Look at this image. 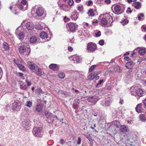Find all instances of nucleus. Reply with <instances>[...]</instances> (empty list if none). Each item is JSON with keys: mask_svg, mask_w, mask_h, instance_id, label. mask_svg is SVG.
<instances>
[{"mask_svg": "<svg viewBox=\"0 0 146 146\" xmlns=\"http://www.w3.org/2000/svg\"><path fill=\"white\" fill-rule=\"evenodd\" d=\"M20 88L21 90H26L27 88V87L26 85H24L23 86H22Z\"/></svg>", "mask_w": 146, "mask_h": 146, "instance_id": "obj_42", "label": "nucleus"}, {"mask_svg": "<svg viewBox=\"0 0 146 146\" xmlns=\"http://www.w3.org/2000/svg\"><path fill=\"white\" fill-rule=\"evenodd\" d=\"M12 107L13 110L17 111L19 110L21 108V106L19 105V104L15 101L12 104Z\"/></svg>", "mask_w": 146, "mask_h": 146, "instance_id": "obj_16", "label": "nucleus"}, {"mask_svg": "<svg viewBox=\"0 0 146 146\" xmlns=\"http://www.w3.org/2000/svg\"><path fill=\"white\" fill-rule=\"evenodd\" d=\"M138 87L136 86H133L130 89L131 94V95L136 96V93Z\"/></svg>", "mask_w": 146, "mask_h": 146, "instance_id": "obj_17", "label": "nucleus"}, {"mask_svg": "<svg viewBox=\"0 0 146 146\" xmlns=\"http://www.w3.org/2000/svg\"><path fill=\"white\" fill-rule=\"evenodd\" d=\"M36 92L38 94L43 93L42 90L40 88L37 89L36 90Z\"/></svg>", "mask_w": 146, "mask_h": 146, "instance_id": "obj_43", "label": "nucleus"}, {"mask_svg": "<svg viewBox=\"0 0 146 146\" xmlns=\"http://www.w3.org/2000/svg\"><path fill=\"white\" fill-rule=\"evenodd\" d=\"M141 28L142 31L143 32H145L146 31V25H142L141 27Z\"/></svg>", "mask_w": 146, "mask_h": 146, "instance_id": "obj_49", "label": "nucleus"}, {"mask_svg": "<svg viewBox=\"0 0 146 146\" xmlns=\"http://www.w3.org/2000/svg\"><path fill=\"white\" fill-rule=\"evenodd\" d=\"M143 104L146 107V98L143 102Z\"/></svg>", "mask_w": 146, "mask_h": 146, "instance_id": "obj_63", "label": "nucleus"}, {"mask_svg": "<svg viewBox=\"0 0 146 146\" xmlns=\"http://www.w3.org/2000/svg\"><path fill=\"white\" fill-rule=\"evenodd\" d=\"M78 27V25L76 23H70L68 24V28L70 31L72 32L75 31Z\"/></svg>", "mask_w": 146, "mask_h": 146, "instance_id": "obj_10", "label": "nucleus"}, {"mask_svg": "<svg viewBox=\"0 0 146 146\" xmlns=\"http://www.w3.org/2000/svg\"><path fill=\"white\" fill-rule=\"evenodd\" d=\"M145 108V107L144 104L140 103L137 105L135 109L137 112L140 113L143 112Z\"/></svg>", "mask_w": 146, "mask_h": 146, "instance_id": "obj_8", "label": "nucleus"}, {"mask_svg": "<svg viewBox=\"0 0 146 146\" xmlns=\"http://www.w3.org/2000/svg\"><path fill=\"white\" fill-rule=\"evenodd\" d=\"M101 35V33L100 31H98L96 33H95L96 36V37H99Z\"/></svg>", "mask_w": 146, "mask_h": 146, "instance_id": "obj_48", "label": "nucleus"}, {"mask_svg": "<svg viewBox=\"0 0 146 146\" xmlns=\"http://www.w3.org/2000/svg\"><path fill=\"white\" fill-rule=\"evenodd\" d=\"M145 52V50L144 49H140L138 51L139 54L141 56H143L144 55Z\"/></svg>", "mask_w": 146, "mask_h": 146, "instance_id": "obj_31", "label": "nucleus"}, {"mask_svg": "<svg viewBox=\"0 0 146 146\" xmlns=\"http://www.w3.org/2000/svg\"><path fill=\"white\" fill-rule=\"evenodd\" d=\"M77 58H78V56L74 55L72 56L71 57L70 60L73 61L74 63H76V62L77 59Z\"/></svg>", "mask_w": 146, "mask_h": 146, "instance_id": "obj_38", "label": "nucleus"}, {"mask_svg": "<svg viewBox=\"0 0 146 146\" xmlns=\"http://www.w3.org/2000/svg\"><path fill=\"white\" fill-rule=\"evenodd\" d=\"M83 134L86 137V138L90 141H92V137L90 135V134H88L87 133H86V132L85 131H84V132L83 133Z\"/></svg>", "mask_w": 146, "mask_h": 146, "instance_id": "obj_26", "label": "nucleus"}, {"mask_svg": "<svg viewBox=\"0 0 146 146\" xmlns=\"http://www.w3.org/2000/svg\"><path fill=\"white\" fill-rule=\"evenodd\" d=\"M112 17L108 13H106L104 15V17L101 20L102 26L106 25L108 23L109 24L113 22Z\"/></svg>", "mask_w": 146, "mask_h": 146, "instance_id": "obj_2", "label": "nucleus"}, {"mask_svg": "<svg viewBox=\"0 0 146 146\" xmlns=\"http://www.w3.org/2000/svg\"><path fill=\"white\" fill-rule=\"evenodd\" d=\"M60 143L62 144V145H63L64 144V140L62 139H61L60 140Z\"/></svg>", "mask_w": 146, "mask_h": 146, "instance_id": "obj_59", "label": "nucleus"}, {"mask_svg": "<svg viewBox=\"0 0 146 146\" xmlns=\"http://www.w3.org/2000/svg\"><path fill=\"white\" fill-rule=\"evenodd\" d=\"M83 7L82 5L78 6L77 7V10L80 12L82 11L83 10Z\"/></svg>", "mask_w": 146, "mask_h": 146, "instance_id": "obj_46", "label": "nucleus"}, {"mask_svg": "<svg viewBox=\"0 0 146 146\" xmlns=\"http://www.w3.org/2000/svg\"><path fill=\"white\" fill-rule=\"evenodd\" d=\"M68 50L70 52H72L73 50V48L72 47L69 46L68 48Z\"/></svg>", "mask_w": 146, "mask_h": 146, "instance_id": "obj_58", "label": "nucleus"}, {"mask_svg": "<svg viewBox=\"0 0 146 146\" xmlns=\"http://www.w3.org/2000/svg\"><path fill=\"white\" fill-rule=\"evenodd\" d=\"M32 102L30 101H27L26 102V106L28 108H30L32 106Z\"/></svg>", "mask_w": 146, "mask_h": 146, "instance_id": "obj_39", "label": "nucleus"}, {"mask_svg": "<svg viewBox=\"0 0 146 146\" xmlns=\"http://www.w3.org/2000/svg\"><path fill=\"white\" fill-rule=\"evenodd\" d=\"M58 76L61 78H64L65 77V74L63 72H61L58 74Z\"/></svg>", "mask_w": 146, "mask_h": 146, "instance_id": "obj_36", "label": "nucleus"}, {"mask_svg": "<svg viewBox=\"0 0 146 146\" xmlns=\"http://www.w3.org/2000/svg\"><path fill=\"white\" fill-rule=\"evenodd\" d=\"M88 14L89 16L93 17L94 16V14L92 9H90L88 12Z\"/></svg>", "mask_w": 146, "mask_h": 146, "instance_id": "obj_35", "label": "nucleus"}, {"mask_svg": "<svg viewBox=\"0 0 146 146\" xmlns=\"http://www.w3.org/2000/svg\"><path fill=\"white\" fill-rule=\"evenodd\" d=\"M60 0L58 2V6L60 10H62L65 11H68L70 9V8L66 4H61L60 2Z\"/></svg>", "mask_w": 146, "mask_h": 146, "instance_id": "obj_11", "label": "nucleus"}, {"mask_svg": "<svg viewBox=\"0 0 146 146\" xmlns=\"http://www.w3.org/2000/svg\"><path fill=\"white\" fill-rule=\"evenodd\" d=\"M139 120L142 121H146L145 115L141 114L139 116Z\"/></svg>", "mask_w": 146, "mask_h": 146, "instance_id": "obj_32", "label": "nucleus"}, {"mask_svg": "<svg viewBox=\"0 0 146 146\" xmlns=\"http://www.w3.org/2000/svg\"><path fill=\"white\" fill-rule=\"evenodd\" d=\"M15 33L18 38L21 40L24 38V33L19 30V28H18L16 30Z\"/></svg>", "mask_w": 146, "mask_h": 146, "instance_id": "obj_13", "label": "nucleus"}, {"mask_svg": "<svg viewBox=\"0 0 146 146\" xmlns=\"http://www.w3.org/2000/svg\"><path fill=\"white\" fill-rule=\"evenodd\" d=\"M127 21L126 20H124L121 22V23L123 25H125L127 23Z\"/></svg>", "mask_w": 146, "mask_h": 146, "instance_id": "obj_55", "label": "nucleus"}, {"mask_svg": "<svg viewBox=\"0 0 146 146\" xmlns=\"http://www.w3.org/2000/svg\"><path fill=\"white\" fill-rule=\"evenodd\" d=\"M49 68L54 70L57 71L59 69L58 65L56 64H51L49 66Z\"/></svg>", "mask_w": 146, "mask_h": 146, "instance_id": "obj_21", "label": "nucleus"}, {"mask_svg": "<svg viewBox=\"0 0 146 146\" xmlns=\"http://www.w3.org/2000/svg\"><path fill=\"white\" fill-rule=\"evenodd\" d=\"M68 4L70 6H72L73 4L74 1L73 0H69L68 1Z\"/></svg>", "mask_w": 146, "mask_h": 146, "instance_id": "obj_45", "label": "nucleus"}, {"mask_svg": "<svg viewBox=\"0 0 146 146\" xmlns=\"http://www.w3.org/2000/svg\"><path fill=\"white\" fill-rule=\"evenodd\" d=\"M35 28L36 29H39L40 30H41L42 29L43 27L41 25V24H37L35 25Z\"/></svg>", "mask_w": 146, "mask_h": 146, "instance_id": "obj_40", "label": "nucleus"}, {"mask_svg": "<svg viewBox=\"0 0 146 146\" xmlns=\"http://www.w3.org/2000/svg\"><path fill=\"white\" fill-rule=\"evenodd\" d=\"M19 2L20 3L17 4L16 5L11 6L9 7L10 9L13 10L12 12L16 11L17 10V7L20 9L24 11L27 9L28 7V4L27 3V1L26 0H18Z\"/></svg>", "mask_w": 146, "mask_h": 146, "instance_id": "obj_1", "label": "nucleus"}, {"mask_svg": "<svg viewBox=\"0 0 146 146\" xmlns=\"http://www.w3.org/2000/svg\"><path fill=\"white\" fill-rule=\"evenodd\" d=\"M17 67L23 71H25L26 69L25 67L21 64H17Z\"/></svg>", "mask_w": 146, "mask_h": 146, "instance_id": "obj_30", "label": "nucleus"}, {"mask_svg": "<svg viewBox=\"0 0 146 146\" xmlns=\"http://www.w3.org/2000/svg\"><path fill=\"white\" fill-rule=\"evenodd\" d=\"M30 41L31 43H35L37 41V38L36 36H32L30 38Z\"/></svg>", "mask_w": 146, "mask_h": 146, "instance_id": "obj_27", "label": "nucleus"}, {"mask_svg": "<svg viewBox=\"0 0 146 146\" xmlns=\"http://www.w3.org/2000/svg\"><path fill=\"white\" fill-rule=\"evenodd\" d=\"M82 61L81 59L80 58V57L78 56V58H77V59L76 62V63H79L81 62Z\"/></svg>", "mask_w": 146, "mask_h": 146, "instance_id": "obj_52", "label": "nucleus"}, {"mask_svg": "<svg viewBox=\"0 0 146 146\" xmlns=\"http://www.w3.org/2000/svg\"><path fill=\"white\" fill-rule=\"evenodd\" d=\"M132 5L135 8L137 9L141 8V3L139 2L133 3Z\"/></svg>", "mask_w": 146, "mask_h": 146, "instance_id": "obj_23", "label": "nucleus"}, {"mask_svg": "<svg viewBox=\"0 0 146 146\" xmlns=\"http://www.w3.org/2000/svg\"><path fill=\"white\" fill-rule=\"evenodd\" d=\"M3 48L5 50H8L9 49V46L8 44L6 42H4L3 43Z\"/></svg>", "mask_w": 146, "mask_h": 146, "instance_id": "obj_34", "label": "nucleus"}, {"mask_svg": "<svg viewBox=\"0 0 146 146\" xmlns=\"http://www.w3.org/2000/svg\"><path fill=\"white\" fill-rule=\"evenodd\" d=\"M93 2L91 0H89L88 1V6H90L92 5V4Z\"/></svg>", "mask_w": 146, "mask_h": 146, "instance_id": "obj_56", "label": "nucleus"}, {"mask_svg": "<svg viewBox=\"0 0 146 146\" xmlns=\"http://www.w3.org/2000/svg\"><path fill=\"white\" fill-rule=\"evenodd\" d=\"M21 25L23 26L25 25L27 28L29 30H32L34 27L33 23L30 22H27L26 20H24L22 23Z\"/></svg>", "mask_w": 146, "mask_h": 146, "instance_id": "obj_7", "label": "nucleus"}, {"mask_svg": "<svg viewBox=\"0 0 146 146\" xmlns=\"http://www.w3.org/2000/svg\"><path fill=\"white\" fill-rule=\"evenodd\" d=\"M87 50L89 52H94L97 48L96 44L92 42L88 43L87 44Z\"/></svg>", "mask_w": 146, "mask_h": 146, "instance_id": "obj_5", "label": "nucleus"}, {"mask_svg": "<svg viewBox=\"0 0 146 146\" xmlns=\"http://www.w3.org/2000/svg\"><path fill=\"white\" fill-rule=\"evenodd\" d=\"M73 108L75 109H77L78 108V106L76 103L75 104L74 103L73 105Z\"/></svg>", "mask_w": 146, "mask_h": 146, "instance_id": "obj_50", "label": "nucleus"}, {"mask_svg": "<svg viewBox=\"0 0 146 146\" xmlns=\"http://www.w3.org/2000/svg\"><path fill=\"white\" fill-rule=\"evenodd\" d=\"M133 63H134L133 62H129L126 63L125 64V66L128 68H132L131 66Z\"/></svg>", "mask_w": 146, "mask_h": 146, "instance_id": "obj_29", "label": "nucleus"}, {"mask_svg": "<svg viewBox=\"0 0 146 146\" xmlns=\"http://www.w3.org/2000/svg\"><path fill=\"white\" fill-rule=\"evenodd\" d=\"M33 135L36 137H41L43 134L41 127H34L33 130Z\"/></svg>", "mask_w": 146, "mask_h": 146, "instance_id": "obj_4", "label": "nucleus"}, {"mask_svg": "<svg viewBox=\"0 0 146 146\" xmlns=\"http://www.w3.org/2000/svg\"><path fill=\"white\" fill-rule=\"evenodd\" d=\"M94 78V74L92 73L90 74L88 76V80H91Z\"/></svg>", "mask_w": 146, "mask_h": 146, "instance_id": "obj_33", "label": "nucleus"}, {"mask_svg": "<svg viewBox=\"0 0 146 146\" xmlns=\"http://www.w3.org/2000/svg\"><path fill=\"white\" fill-rule=\"evenodd\" d=\"M30 49L27 47L24 44H22L20 46L19 48V51L20 53L25 56H28L30 53Z\"/></svg>", "mask_w": 146, "mask_h": 146, "instance_id": "obj_3", "label": "nucleus"}, {"mask_svg": "<svg viewBox=\"0 0 146 146\" xmlns=\"http://www.w3.org/2000/svg\"><path fill=\"white\" fill-rule=\"evenodd\" d=\"M114 12L117 15L122 13L124 11L123 8L118 5H115L114 7Z\"/></svg>", "mask_w": 146, "mask_h": 146, "instance_id": "obj_9", "label": "nucleus"}, {"mask_svg": "<svg viewBox=\"0 0 146 146\" xmlns=\"http://www.w3.org/2000/svg\"><path fill=\"white\" fill-rule=\"evenodd\" d=\"M42 106L39 104L37 105L36 106L35 110L37 112H40L42 111Z\"/></svg>", "mask_w": 146, "mask_h": 146, "instance_id": "obj_28", "label": "nucleus"}, {"mask_svg": "<svg viewBox=\"0 0 146 146\" xmlns=\"http://www.w3.org/2000/svg\"><path fill=\"white\" fill-rule=\"evenodd\" d=\"M30 122L29 120L25 119L23 121L21 124L22 127H24L26 129H28V128L30 126Z\"/></svg>", "mask_w": 146, "mask_h": 146, "instance_id": "obj_14", "label": "nucleus"}, {"mask_svg": "<svg viewBox=\"0 0 146 146\" xmlns=\"http://www.w3.org/2000/svg\"><path fill=\"white\" fill-rule=\"evenodd\" d=\"M104 41L103 40H100L99 42V44L101 45H103L104 44Z\"/></svg>", "mask_w": 146, "mask_h": 146, "instance_id": "obj_54", "label": "nucleus"}, {"mask_svg": "<svg viewBox=\"0 0 146 146\" xmlns=\"http://www.w3.org/2000/svg\"><path fill=\"white\" fill-rule=\"evenodd\" d=\"M40 37L42 39H44L45 38H47L48 37V35L47 33L44 31H42L40 33Z\"/></svg>", "mask_w": 146, "mask_h": 146, "instance_id": "obj_25", "label": "nucleus"}, {"mask_svg": "<svg viewBox=\"0 0 146 146\" xmlns=\"http://www.w3.org/2000/svg\"><path fill=\"white\" fill-rule=\"evenodd\" d=\"M124 59L126 61H128L129 60V57H125L124 58Z\"/></svg>", "mask_w": 146, "mask_h": 146, "instance_id": "obj_61", "label": "nucleus"}, {"mask_svg": "<svg viewBox=\"0 0 146 146\" xmlns=\"http://www.w3.org/2000/svg\"><path fill=\"white\" fill-rule=\"evenodd\" d=\"M103 81V80H99L97 84L96 85V88H98V85H101L102 82Z\"/></svg>", "mask_w": 146, "mask_h": 146, "instance_id": "obj_44", "label": "nucleus"}, {"mask_svg": "<svg viewBox=\"0 0 146 146\" xmlns=\"http://www.w3.org/2000/svg\"><path fill=\"white\" fill-rule=\"evenodd\" d=\"M81 142V139L80 137H78L77 141V144L78 145L80 144Z\"/></svg>", "mask_w": 146, "mask_h": 146, "instance_id": "obj_47", "label": "nucleus"}, {"mask_svg": "<svg viewBox=\"0 0 146 146\" xmlns=\"http://www.w3.org/2000/svg\"><path fill=\"white\" fill-rule=\"evenodd\" d=\"M105 1L106 3H107L108 4H109L111 2L110 0H106Z\"/></svg>", "mask_w": 146, "mask_h": 146, "instance_id": "obj_60", "label": "nucleus"}, {"mask_svg": "<svg viewBox=\"0 0 146 146\" xmlns=\"http://www.w3.org/2000/svg\"><path fill=\"white\" fill-rule=\"evenodd\" d=\"M27 65L28 67L31 70H35L36 67L38 66L35 64L30 61H29L27 62Z\"/></svg>", "mask_w": 146, "mask_h": 146, "instance_id": "obj_15", "label": "nucleus"}, {"mask_svg": "<svg viewBox=\"0 0 146 146\" xmlns=\"http://www.w3.org/2000/svg\"><path fill=\"white\" fill-rule=\"evenodd\" d=\"M97 65H94L92 66L89 68V72H92L97 67Z\"/></svg>", "mask_w": 146, "mask_h": 146, "instance_id": "obj_37", "label": "nucleus"}, {"mask_svg": "<svg viewBox=\"0 0 146 146\" xmlns=\"http://www.w3.org/2000/svg\"><path fill=\"white\" fill-rule=\"evenodd\" d=\"M79 16L78 13L76 11H75L71 14V18L72 20H76Z\"/></svg>", "mask_w": 146, "mask_h": 146, "instance_id": "obj_18", "label": "nucleus"}, {"mask_svg": "<svg viewBox=\"0 0 146 146\" xmlns=\"http://www.w3.org/2000/svg\"><path fill=\"white\" fill-rule=\"evenodd\" d=\"M25 82L26 84V86H30L32 84L31 82L29 81V80L28 79H27L25 80Z\"/></svg>", "mask_w": 146, "mask_h": 146, "instance_id": "obj_41", "label": "nucleus"}, {"mask_svg": "<svg viewBox=\"0 0 146 146\" xmlns=\"http://www.w3.org/2000/svg\"><path fill=\"white\" fill-rule=\"evenodd\" d=\"M80 100L79 99H76L74 100V103H77L78 104H79L80 103Z\"/></svg>", "mask_w": 146, "mask_h": 146, "instance_id": "obj_53", "label": "nucleus"}, {"mask_svg": "<svg viewBox=\"0 0 146 146\" xmlns=\"http://www.w3.org/2000/svg\"><path fill=\"white\" fill-rule=\"evenodd\" d=\"M127 13H131L132 12V10L130 9L129 7L128 8L127 10L126 11Z\"/></svg>", "mask_w": 146, "mask_h": 146, "instance_id": "obj_57", "label": "nucleus"}, {"mask_svg": "<svg viewBox=\"0 0 146 146\" xmlns=\"http://www.w3.org/2000/svg\"><path fill=\"white\" fill-rule=\"evenodd\" d=\"M111 102V101L110 99L106 101H102V102L101 104L103 106L106 107L109 106L110 105Z\"/></svg>", "mask_w": 146, "mask_h": 146, "instance_id": "obj_20", "label": "nucleus"}, {"mask_svg": "<svg viewBox=\"0 0 146 146\" xmlns=\"http://www.w3.org/2000/svg\"><path fill=\"white\" fill-rule=\"evenodd\" d=\"M136 93V96L141 97L143 94V91L140 88H138Z\"/></svg>", "mask_w": 146, "mask_h": 146, "instance_id": "obj_24", "label": "nucleus"}, {"mask_svg": "<svg viewBox=\"0 0 146 146\" xmlns=\"http://www.w3.org/2000/svg\"><path fill=\"white\" fill-rule=\"evenodd\" d=\"M119 103L120 104H122L123 103V100L122 99H120V101L119 102Z\"/></svg>", "mask_w": 146, "mask_h": 146, "instance_id": "obj_62", "label": "nucleus"}, {"mask_svg": "<svg viewBox=\"0 0 146 146\" xmlns=\"http://www.w3.org/2000/svg\"><path fill=\"white\" fill-rule=\"evenodd\" d=\"M35 72L36 74L38 76H40L43 75L44 73V72L38 66L36 67V69H35Z\"/></svg>", "mask_w": 146, "mask_h": 146, "instance_id": "obj_19", "label": "nucleus"}, {"mask_svg": "<svg viewBox=\"0 0 146 146\" xmlns=\"http://www.w3.org/2000/svg\"><path fill=\"white\" fill-rule=\"evenodd\" d=\"M36 13L38 17L45 15L46 14V11L42 7L37 8L36 10Z\"/></svg>", "mask_w": 146, "mask_h": 146, "instance_id": "obj_6", "label": "nucleus"}, {"mask_svg": "<svg viewBox=\"0 0 146 146\" xmlns=\"http://www.w3.org/2000/svg\"><path fill=\"white\" fill-rule=\"evenodd\" d=\"M120 129L122 132H126L129 131L128 127L124 125H121Z\"/></svg>", "mask_w": 146, "mask_h": 146, "instance_id": "obj_22", "label": "nucleus"}, {"mask_svg": "<svg viewBox=\"0 0 146 146\" xmlns=\"http://www.w3.org/2000/svg\"><path fill=\"white\" fill-rule=\"evenodd\" d=\"M99 99L98 97L97 96L95 95L88 97L87 99V100L89 102L95 104Z\"/></svg>", "mask_w": 146, "mask_h": 146, "instance_id": "obj_12", "label": "nucleus"}, {"mask_svg": "<svg viewBox=\"0 0 146 146\" xmlns=\"http://www.w3.org/2000/svg\"><path fill=\"white\" fill-rule=\"evenodd\" d=\"M18 73L19 74V76L20 77H22L23 76V73L21 72H19Z\"/></svg>", "mask_w": 146, "mask_h": 146, "instance_id": "obj_64", "label": "nucleus"}, {"mask_svg": "<svg viewBox=\"0 0 146 146\" xmlns=\"http://www.w3.org/2000/svg\"><path fill=\"white\" fill-rule=\"evenodd\" d=\"M24 82L23 81H19V84L20 86V88L24 85Z\"/></svg>", "mask_w": 146, "mask_h": 146, "instance_id": "obj_51", "label": "nucleus"}]
</instances>
